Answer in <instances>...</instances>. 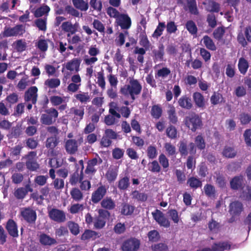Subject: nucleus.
I'll return each mask as SVG.
<instances>
[{
  "mask_svg": "<svg viewBox=\"0 0 251 251\" xmlns=\"http://www.w3.org/2000/svg\"><path fill=\"white\" fill-rule=\"evenodd\" d=\"M48 216L50 220L58 223H64L66 221V216L63 210L52 208H48Z\"/></svg>",
  "mask_w": 251,
  "mask_h": 251,
  "instance_id": "4",
  "label": "nucleus"
},
{
  "mask_svg": "<svg viewBox=\"0 0 251 251\" xmlns=\"http://www.w3.org/2000/svg\"><path fill=\"white\" fill-rule=\"evenodd\" d=\"M223 99L224 98L221 94L214 92L210 98V101L212 104L215 105L222 103Z\"/></svg>",
  "mask_w": 251,
  "mask_h": 251,
  "instance_id": "58",
  "label": "nucleus"
},
{
  "mask_svg": "<svg viewBox=\"0 0 251 251\" xmlns=\"http://www.w3.org/2000/svg\"><path fill=\"white\" fill-rule=\"evenodd\" d=\"M185 27L191 35H195L198 32L197 26L192 20H189L186 22Z\"/></svg>",
  "mask_w": 251,
  "mask_h": 251,
  "instance_id": "52",
  "label": "nucleus"
},
{
  "mask_svg": "<svg viewBox=\"0 0 251 251\" xmlns=\"http://www.w3.org/2000/svg\"><path fill=\"white\" fill-rule=\"evenodd\" d=\"M100 205L105 209L111 210L115 208L116 204L111 197H106L101 201Z\"/></svg>",
  "mask_w": 251,
  "mask_h": 251,
  "instance_id": "27",
  "label": "nucleus"
},
{
  "mask_svg": "<svg viewBox=\"0 0 251 251\" xmlns=\"http://www.w3.org/2000/svg\"><path fill=\"white\" fill-rule=\"evenodd\" d=\"M193 99L197 107L202 109L205 108V99L201 93L198 92L194 93Z\"/></svg>",
  "mask_w": 251,
  "mask_h": 251,
  "instance_id": "26",
  "label": "nucleus"
},
{
  "mask_svg": "<svg viewBox=\"0 0 251 251\" xmlns=\"http://www.w3.org/2000/svg\"><path fill=\"white\" fill-rule=\"evenodd\" d=\"M140 245L139 240L131 238L124 241L122 249L123 251H136L139 248Z\"/></svg>",
  "mask_w": 251,
  "mask_h": 251,
  "instance_id": "9",
  "label": "nucleus"
},
{
  "mask_svg": "<svg viewBox=\"0 0 251 251\" xmlns=\"http://www.w3.org/2000/svg\"><path fill=\"white\" fill-rule=\"evenodd\" d=\"M21 215L29 224H34L37 219L36 211L30 207L23 208L21 211Z\"/></svg>",
  "mask_w": 251,
  "mask_h": 251,
  "instance_id": "10",
  "label": "nucleus"
},
{
  "mask_svg": "<svg viewBox=\"0 0 251 251\" xmlns=\"http://www.w3.org/2000/svg\"><path fill=\"white\" fill-rule=\"evenodd\" d=\"M59 142L58 137L50 136L48 137L46 139L45 146L48 149V152H50L52 156H54L56 155L54 149L58 145Z\"/></svg>",
  "mask_w": 251,
  "mask_h": 251,
  "instance_id": "14",
  "label": "nucleus"
},
{
  "mask_svg": "<svg viewBox=\"0 0 251 251\" xmlns=\"http://www.w3.org/2000/svg\"><path fill=\"white\" fill-rule=\"evenodd\" d=\"M36 151H31L25 156L26 159L25 166L30 171H36L39 168V164L36 159Z\"/></svg>",
  "mask_w": 251,
  "mask_h": 251,
  "instance_id": "6",
  "label": "nucleus"
},
{
  "mask_svg": "<svg viewBox=\"0 0 251 251\" xmlns=\"http://www.w3.org/2000/svg\"><path fill=\"white\" fill-rule=\"evenodd\" d=\"M71 112L74 114L79 120L83 119L84 114V107L83 106H80L78 108L73 107L71 109Z\"/></svg>",
  "mask_w": 251,
  "mask_h": 251,
  "instance_id": "51",
  "label": "nucleus"
},
{
  "mask_svg": "<svg viewBox=\"0 0 251 251\" xmlns=\"http://www.w3.org/2000/svg\"><path fill=\"white\" fill-rule=\"evenodd\" d=\"M60 84V81L58 78H50L47 79L45 82V85L50 88H56Z\"/></svg>",
  "mask_w": 251,
  "mask_h": 251,
  "instance_id": "60",
  "label": "nucleus"
},
{
  "mask_svg": "<svg viewBox=\"0 0 251 251\" xmlns=\"http://www.w3.org/2000/svg\"><path fill=\"white\" fill-rule=\"evenodd\" d=\"M205 195L208 197H214L216 193L215 188L214 186L210 184H206L203 188Z\"/></svg>",
  "mask_w": 251,
  "mask_h": 251,
  "instance_id": "61",
  "label": "nucleus"
},
{
  "mask_svg": "<svg viewBox=\"0 0 251 251\" xmlns=\"http://www.w3.org/2000/svg\"><path fill=\"white\" fill-rule=\"evenodd\" d=\"M244 208L242 202L234 201L229 205V212L233 216H239L243 211Z\"/></svg>",
  "mask_w": 251,
  "mask_h": 251,
  "instance_id": "19",
  "label": "nucleus"
},
{
  "mask_svg": "<svg viewBox=\"0 0 251 251\" xmlns=\"http://www.w3.org/2000/svg\"><path fill=\"white\" fill-rule=\"evenodd\" d=\"M171 73V70L167 67H163L159 69L155 74V77L156 79L160 78H165L168 75H170Z\"/></svg>",
  "mask_w": 251,
  "mask_h": 251,
  "instance_id": "42",
  "label": "nucleus"
},
{
  "mask_svg": "<svg viewBox=\"0 0 251 251\" xmlns=\"http://www.w3.org/2000/svg\"><path fill=\"white\" fill-rule=\"evenodd\" d=\"M167 114L170 122L173 124H176L178 121V119L176 115V109L174 106H170Z\"/></svg>",
  "mask_w": 251,
  "mask_h": 251,
  "instance_id": "48",
  "label": "nucleus"
},
{
  "mask_svg": "<svg viewBox=\"0 0 251 251\" xmlns=\"http://www.w3.org/2000/svg\"><path fill=\"white\" fill-rule=\"evenodd\" d=\"M106 224V220L100 217L96 216L94 217V226L97 229H101L103 228Z\"/></svg>",
  "mask_w": 251,
  "mask_h": 251,
  "instance_id": "63",
  "label": "nucleus"
},
{
  "mask_svg": "<svg viewBox=\"0 0 251 251\" xmlns=\"http://www.w3.org/2000/svg\"><path fill=\"white\" fill-rule=\"evenodd\" d=\"M61 27L62 30L67 32H71V34H74L77 31V24H75L73 25L71 23L69 22H65L62 23Z\"/></svg>",
  "mask_w": 251,
  "mask_h": 251,
  "instance_id": "34",
  "label": "nucleus"
},
{
  "mask_svg": "<svg viewBox=\"0 0 251 251\" xmlns=\"http://www.w3.org/2000/svg\"><path fill=\"white\" fill-rule=\"evenodd\" d=\"M39 242L43 246H51L57 244L55 239L45 233H42L40 235Z\"/></svg>",
  "mask_w": 251,
  "mask_h": 251,
  "instance_id": "22",
  "label": "nucleus"
},
{
  "mask_svg": "<svg viewBox=\"0 0 251 251\" xmlns=\"http://www.w3.org/2000/svg\"><path fill=\"white\" fill-rule=\"evenodd\" d=\"M107 190L105 185L99 186L92 194L91 200L92 202L96 204L101 202L107 193Z\"/></svg>",
  "mask_w": 251,
  "mask_h": 251,
  "instance_id": "8",
  "label": "nucleus"
},
{
  "mask_svg": "<svg viewBox=\"0 0 251 251\" xmlns=\"http://www.w3.org/2000/svg\"><path fill=\"white\" fill-rule=\"evenodd\" d=\"M211 247L213 251H224L229 250L231 245L227 242H221L214 243Z\"/></svg>",
  "mask_w": 251,
  "mask_h": 251,
  "instance_id": "30",
  "label": "nucleus"
},
{
  "mask_svg": "<svg viewBox=\"0 0 251 251\" xmlns=\"http://www.w3.org/2000/svg\"><path fill=\"white\" fill-rule=\"evenodd\" d=\"M75 99L81 103H86L90 101V97L88 92H80L75 95Z\"/></svg>",
  "mask_w": 251,
  "mask_h": 251,
  "instance_id": "54",
  "label": "nucleus"
},
{
  "mask_svg": "<svg viewBox=\"0 0 251 251\" xmlns=\"http://www.w3.org/2000/svg\"><path fill=\"white\" fill-rule=\"evenodd\" d=\"M158 162L160 164V165L162 166L163 171L164 172H167L169 167V159L164 154L161 153L159 155Z\"/></svg>",
  "mask_w": 251,
  "mask_h": 251,
  "instance_id": "43",
  "label": "nucleus"
},
{
  "mask_svg": "<svg viewBox=\"0 0 251 251\" xmlns=\"http://www.w3.org/2000/svg\"><path fill=\"white\" fill-rule=\"evenodd\" d=\"M72 2L74 6L81 11H85L88 9V3L84 0H72Z\"/></svg>",
  "mask_w": 251,
  "mask_h": 251,
  "instance_id": "47",
  "label": "nucleus"
},
{
  "mask_svg": "<svg viewBox=\"0 0 251 251\" xmlns=\"http://www.w3.org/2000/svg\"><path fill=\"white\" fill-rule=\"evenodd\" d=\"M142 87L137 79L130 80L128 84H126L120 89V93L126 97H129L132 100V102L136 99V96L140 94Z\"/></svg>",
  "mask_w": 251,
  "mask_h": 251,
  "instance_id": "1",
  "label": "nucleus"
},
{
  "mask_svg": "<svg viewBox=\"0 0 251 251\" xmlns=\"http://www.w3.org/2000/svg\"><path fill=\"white\" fill-rule=\"evenodd\" d=\"M70 193L71 198L75 201H80L83 199V193L78 188H73Z\"/></svg>",
  "mask_w": 251,
  "mask_h": 251,
  "instance_id": "31",
  "label": "nucleus"
},
{
  "mask_svg": "<svg viewBox=\"0 0 251 251\" xmlns=\"http://www.w3.org/2000/svg\"><path fill=\"white\" fill-rule=\"evenodd\" d=\"M237 39L238 43L243 47H246L248 43H251V26H247L243 31L239 32Z\"/></svg>",
  "mask_w": 251,
  "mask_h": 251,
  "instance_id": "5",
  "label": "nucleus"
},
{
  "mask_svg": "<svg viewBox=\"0 0 251 251\" xmlns=\"http://www.w3.org/2000/svg\"><path fill=\"white\" fill-rule=\"evenodd\" d=\"M230 188L232 190L243 189L244 187V177L242 176H235L230 181Z\"/></svg>",
  "mask_w": 251,
  "mask_h": 251,
  "instance_id": "18",
  "label": "nucleus"
},
{
  "mask_svg": "<svg viewBox=\"0 0 251 251\" xmlns=\"http://www.w3.org/2000/svg\"><path fill=\"white\" fill-rule=\"evenodd\" d=\"M5 227L11 236L14 238L18 237L19 234L17 225L13 219L8 220Z\"/></svg>",
  "mask_w": 251,
  "mask_h": 251,
  "instance_id": "20",
  "label": "nucleus"
},
{
  "mask_svg": "<svg viewBox=\"0 0 251 251\" xmlns=\"http://www.w3.org/2000/svg\"><path fill=\"white\" fill-rule=\"evenodd\" d=\"M139 37L140 45L145 48L146 50H149L151 46V44L148 38L146 32L145 31L142 32L140 34Z\"/></svg>",
  "mask_w": 251,
  "mask_h": 251,
  "instance_id": "39",
  "label": "nucleus"
},
{
  "mask_svg": "<svg viewBox=\"0 0 251 251\" xmlns=\"http://www.w3.org/2000/svg\"><path fill=\"white\" fill-rule=\"evenodd\" d=\"M55 120L53 119L50 115L46 114L41 115L40 121L41 123L45 125H51L55 122Z\"/></svg>",
  "mask_w": 251,
  "mask_h": 251,
  "instance_id": "59",
  "label": "nucleus"
},
{
  "mask_svg": "<svg viewBox=\"0 0 251 251\" xmlns=\"http://www.w3.org/2000/svg\"><path fill=\"white\" fill-rule=\"evenodd\" d=\"M50 11V8L47 5L38 8L34 12V16L36 18L42 17L45 14H47Z\"/></svg>",
  "mask_w": 251,
  "mask_h": 251,
  "instance_id": "56",
  "label": "nucleus"
},
{
  "mask_svg": "<svg viewBox=\"0 0 251 251\" xmlns=\"http://www.w3.org/2000/svg\"><path fill=\"white\" fill-rule=\"evenodd\" d=\"M151 114L153 118L158 119L162 114V107L158 104L153 105L151 107Z\"/></svg>",
  "mask_w": 251,
  "mask_h": 251,
  "instance_id": "45",
  "label": "nucleus"
},
{
  "mask_svg": "<svg viewBox=\"0 0 251 251\" xmlns=\"http://www.w3.org/2000/svg\"><path fill=\"white\" fill-rule=\"evenodd\" d=\"M33 191V188L30 184L28 183L24 187H21L16 189L14 192V195L17 199L23 200L29 192H32Z\"/></svg>",
  "mask_w": 251,
  "mask_h": 251,
  "instance_id": "16",
  "label": "nucleus"
},
{
  "mask_svg": "<svg viewBox=\"0 0 251 251\" xmlns=\"http://www.w3.org/2000/svg\"><path fill=\"white\" fill-rule=\"evenodd\" d=\"M185 126L192 132L201 129L202 126L201 118L198 114L192 113L184 119Z\"/></svg>",
  "mask_w": 251,
  "mask_h": 251,
  "instance_id": "2",
  "label": "nucleus"
},
{
  "mask_svg": "<svg viewBox=\"0 0 251 251\" xmlns=\"http://www.w3.org/2000/svg\"><path fill=\"white\" fill-rule=\"evenodd\" d=\"M84 179V173H79L77 170L75 171L70 175L69 182L72 186H75L78 183H79Z\"/></svg>",
  "mask_w": 251,
  "mask_h": 251,
  "instance_id": "24",
  "label": "nucleus"
},
{
  "mask_svg": "<svg viewBox=\"0 0 251 251\" xmlns=\"http://www.w3.org/2000/svg\"><path fill=\"white\" fill-rule=\"evenodd\" d=\"M178 147L181 157H186L189 153V144L186 140L180 141L178 143Z\"/></svg>",
  "mask_w": 251,
  "mask_h": 251,
  "instance_id": "29",
  "label": "nucleus"
},
{
  "mask_svg": "<svg viewBox=\"0 0 251 251\" xmlns=\"http://www.w3.org/2000/svg\"><path fill=\"white\" fill-rule=\"evenodd\" d=\"M187 184L194 190H196L202 186V181L199 179L194 176L189 177L187 181Z\"/></svg>",
  "mask_w": 251,
  "mask_h": 251,
  "instance_id": "32",
  "label": "nucleus"
},
{
  "mask_svg": "<svg viewBox=\"0 0 251 251\" xmlns=\"http://www.w3.org/2000/svg\"><path fill=\"white\" fill-rule=\"evenodd\" d=\"M236 154V151L233 147L227 146L225 147L222 152L223 156L228 158H234Z\"/></svg>",
  "mask_w": 251,
  "mask_h": 251,
  "instance_id": "41",
  "label": "nucleus"
},
{
  "mask_svg": "<svg viewBox=\"0 0 251 251\" xmlns=\"http://www.w3.org/2000/svg\"><path fill=\"white\" fill-rule=\"evenodd\" d=\"M152 57L154 61L163 60L164 52V46L163 44H160L158 47V50H152Z\"/></svg>",
  "mask_w": 251,
  "mask_h": 251,
  "instance_id": "25",
  "label": "nucleus"
},
{
  "mask_svg": "<svg viewBox=\"0 0 251 251\" xmlns=\"http://www.w3.org/2000/svg\"><path fill=\"white\" fill-rule=\"evenodd\" d=\"M132 198L138 202H145L148 198V196L145 193L140 192L138 190H134L131 193Z\"/></svg>",
  "mask_w": 251,
  "mask_h": 251,
  "instance_id": "37",
  "label": "nucleus"
},
{
  "mask_svg": "<svg viewBox=\"0 0 251 251\" xmlns=\"http://www.w3.org/2000/svg\"><path fill=\"white\" fill-rule=\"evenodd\" d=\"M241 124L246 125L249 124L251 122V116L247 113H242L239 115V117Z\"/></svg>",
  "mask_w": 251,
  "mask_h": 251,
  "instance_id": "64",
  "label": "nucleus"
},
{
  "mask_svg": "<svg viewBox=\"0 0 251 251\" xmlns=\"http://www.w3.org/2000/svg\"><path fill=\"white\" fill-rule=\"evenodd\" d=\"M152 215L153 219L160 226L166 228L170 226V221L165 217L164 214L159 210L156 209L154 212H152Z\"/></svg>",
  "mask_w": 251,
  "mask_h": 251,
  "instance_id": "11",
  "label": "nucleus"
},
{
  "mask_svg": "<svg viewBox=\"0 0 251 251\" xmlns=\"http://www.w3.org/2000/svg\"><path fill=\"white\" fill-rule=\"evenodd\" d=\"M116 22L122 29L127 30L131 26L132 22L130 17L126 14L121 13L116 19Z\"/></svg>",
  "mask_w": 251,
  "mask_h": 251,
  "instance_id": "13",
  "label": "nucleus"
},
{
  "mask_svg": "<svg viewBox=\"0 0 251 251\" xmlns=\"http://www.w3.org/2000/svg\"><path fill=\"white\" fill-rule=\"evenodd\" d=\"M130 185L129 177L127 176L121 178L118 182L117 187L120 190H126Z\"/></svg>",
  "mask_w": 251,
  "mask_h": 251,
  "instance_id": "38",
  "label": "nucleus"
},
{
  "mask_svg": "<svg viewBox=\"0 0 251 251\" xmlns=\"http://www.w3.org/2000/svg\"><path fill=\"white\" fill-rule=\"evenodd\" d=\"M81 60L77 58H74L65 64L66 69L70 71H75L77 72L79 70Z\"/></svg>",
  "mask_w": 251,
  "mask_h": 251,
  "instance_id": "23",
  "label": "nucleus"
},
{
  "mask_svg": "<svg viewBox=\"0 0 251 251\" xmlns=\"http://www.w3.org/2000/svg\"><path fill=\"white\" fill-rule=\"evenodd\" d=\"M148 166V170L152 173H159L161 171V167L159 162L156 160L150 162Z\"/></svg>",
  "mask_w": 251,
  "mask_h": 251,
  "instance_id": "40",
  "label": "nucleus"
},
{
  "mask_svg": "<svg viewBox=\"0 0 251 251\" xmlns=\"http://www.w3.org/2000/svg\"><path fill=\"white\" fill-rule=\"evenodd\" d=\"M166 135L171 139L176 138L177 131L175 126L170 125L166 129Z\"/></svg>",
  "mask_w": 251,
  "mask_h": 251,
  "instance_id": "62",
  "label": "nucleus"
},
{
  "mask_svg": "<svg viewBox=\"0 0 251 251\" xmlns=\"http://www.w3.org/2000/svg\"><path fill=\"white\" fill-rule=\"evenodd\" d=\"M178 104L181 108L186 110H190L193 107L191 99L187 95L181 96L178 99Z\"/></svg>",
  "mask_w": 251,
  "mask_h": 251,
  "instance_id": "21",
  "label": "nucleus"
},
{
  "mask_svg": "<svg viewBox=\"0 0 251 251\" xmlns=\"http://www.w3.org/2000/svg\"><path fill=\"white\" fill-rule=\"evenodd\" d=\"M203 44L205 47L211 50L215 51L216 50V47L212 39L208 35H205L202 38Z\"/></svg>",
  "mask_w": 251,
  "mask_h": 251,
  "instance_id": "46",
  "label": "nucleus"
},
{
  "mask_svg": "<svg viewBox=\"0 0 251 251\" xmlns=\"http://www.w3.org/2000/svg\"><path fill=\"white\" fill-rule=\"evenodd\" d=\"M100 236L99 233L96 231L90 229H86L81 235V239L82 240H86L90 239L95 240L97 238L100 237Z\"/></svg>",
  "mask_w": 251,
  "mask_h": 251,
  "instance_id": "35",
  "label": "nucleus"
},
{
  "mask_svg": "<svg viewBox=\"0 0 251 251\" xmlns=\"http://www.w3.org/2000/svg\"><path fill=\"white\" fill-rule=\"evenodd\" d=\"M25 30L22 25H18L10 27H5L3 32L4 37L22 36L25 33Z\"/></svg>",
  "mask_w": 251,
  "mask_h": 251,
  "instance_id": "7",
  "label": "nucleus"
},
{
  "mask_svg": "<svg viewBox=\"0 0 251 251\" xmlns=\"http://www.w3.org/2000/svg\"><path fill=\"white\" fill-rule=\"evenodd\" d=\"M168 217L174 223L178 224L180 218L178 215V213L176 210L175 209H169L167 212Z\"/></svg>",
  "mask_w": 251,
  "mask_h": 251,
  "instance_id": "44",
  "label": "nucleus"
},
{
  "mask_svg": "<svg viewBox=\"0 0 251 251\" xmlns=\"http://www.w3.org/2000/svg\"><path fill=\"white\" fill-rule=\"evenodd\" d=\"M225 33V29L223 26L218 27L216 28L213 32V36L214 39L217 41L222 40L224 35Z\"/></svg>",
  "mask_w": 251,
  "mask_h": 251,
  "instance_id": "57",
  "label": "nucleus"
},
{
  "mask_svg": "<svg viewBox=\"0 0 251 251\" xmlns=\"http://www.w3.org/2000/svg\"><path fill=\"white\" fill-rule=\"evenodd\" d=\"M135 210V206L127 203H123L122 204L121 213L125 216L131 215Z\"/></svg>",
  "mask_w": 251,
  "mask_h": 251,
  "instance_id": "36",
  "label": "nucleus"
},
{
  "mask_svg": "<svg viewBox=\"0 0 251 251\" xmlns=\"http://www.w3.org/2000/svg\"><path fill=\"white\" fill-rule=\"evenodd\" d=\"M118 170L115 167H110L105 174V177L109 183L114 182L117 178Z\"/></svg>",
  "mask_w": 251,
  "mask_h": 251,
  "instance_id": "28",
  "label": "nucleus"
},
{
  "mask_svg": "<svg viewBox=\"0 0 251 251\" xmlns=\"http://www.w3.org/2000/svg\"><path fill=\"white\" fill-rule=\"evenodd\" d=\"M249 67L248 61L243 57L240 58L238 63V68L240 73L245 75L247 73Z\"/></svg>",
  "mask_w": 251,
  "mask_h": 251,
  "instance_id": "33",
  "label": "nucleus"
},
{
  "mask_svg": "<svg viewBox=\"0 0 251 251\" xmlns=\"http://www.w3.org/2000/svg\"><path fill=\"white\" fill-rule=\"evenodd\" d=\"M38 88L36 86H31L25 93L24 100L25 101H31L33 104H36L38 98Z\"/></svg>",
  "mask_w": 251,
  "mask_h": 251,
  "instance_id": "15",
  "label": "nucleus"
},
{
  "mask_svg": "<svg viewBox=\"0 0 251 251\" xmlns=\"http://www.w3.org/2000/svg\"><path fill=\"white\" fill-rule=\"evenodd\" d=\"M148 157L151 160L156 158L158 155V152L156 147L155 146L150 145L146 151Z\"/></svg>",
  "mask_w": 251,
  "mask_h": 251,
  "instance_id": "55",
  "label": "nucleus"
},
{
  "mask_svg": "<svg viewBox=\"0 0 251 251\" xmlns=\"http://www.w3.org/2000/svg\"><path fill=\"white\" fill-rule=\"evenodd\" d=\"M78 143L75 139H68L65 144L66 152L70 154H75L78 151Z\"/></svg>",
  "mask_w": 251,
  "mask_h": 251,
  "instance_id": "17",
  "label": "nucleus"
},
{
  "mask_svg": "<svg viewBox=\"0 0 251 251\" xmlns=\"http://www.w3.org/2000/svg\"><path fill=\"white\" fill-rule=\"evenodd\" d=\"M67 226L73 235L76 236L79 233V226L78 224L74 221H70L67 222Z\"/></svg>",
  "mask_w": 251,
  "mask_h": 251,
  "instance_id": "49",
  "label": "nucleus"
},
{
  "mask_svg": "<svg viewBox=\"0 0 251 251\" xmlns=\"http://www.w3.org/2000/svg\"><path fill=\"white\" fill-rule=\"evenodd\" d=\"M189 154L195 155L197 149L200 151L204 150L206 147V142L202 134H199L194 139V143H189Z\"/></svg>",
  "mask_w": 251,
  "mask_h": 251,
  "instance_id": "3",
  "label": "nucleus"
},
{
  "mask_svg": "<svg viewBox=\"0 0 251 251\" xmlns=\"http://www.w3.org/2000/svg\"><path fill=\"white\" fill-rule=\"evenodd\" d=\"M15 49L17 52H22L26 50L27 44L25 40L19 39L16 41L14 43Z\"/></svg>",
  "mask_w": 251,
  "mask_h": 251,
  "instance_id": "50",
  "label": "nucleus"
},
{
  "mask_svg": "<svg viewBox=\"0 0 251 251\" xmlns=\"http://www.w3.org/2000/svg\"><path fill=\"white\" fill-rule=\"evenodd\" d=\"M50 100L52 106H57L65 102L66 97L59 96H52L50 98Z\"/></svg>",
  "mask_w": 251,
  "mask_h": 251,
  "instance_id": "53",
  "label": "nucleus"
},
{
  "mask_svg": "<svg viewBox=\"0 0 251 251\" xmlns=\"http://www.w3.org/2000/svg\"><path fill=\"white\" fill-rule=\"evenodd\" d=\"M102 162V159L97 154L96 157L88 161L87 165L84 173L87 175H94L97 171V169L95 168V166L98 164L100 165Z\"/></svg>",
  "mask_w": 251,
  "mask_h": 251,
  "instance_id": "12",
  "label": "nucleus"
}]
</instances>
